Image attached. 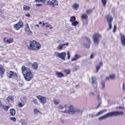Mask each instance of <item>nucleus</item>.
<instances>
[{
    "label": "nucleus",
    "mask_w": 125,
    "mask_h": 125,
    "mask_svg": "<svg viewBox=\"0 0 125 125\" xmlns=\"http://www.w3.org/2000/svg\"><path fill=\"white\" fill-rule=\"evenodd\" d=\"M81 18H82V19L87 20L88 17L87 16V15L84 14L82 15Z\"/></svg>",
    "instance_id": "bb28decb"
},
{
    "label": "nucleus",
    "mask_w": 125,
    "mask_h": 125,
    "mask_svg": "<svg viewBox=\"0 0 125 125\" xmlns=\"http://www.w3.org/2000/svg\"><path fill=\"white\" fill-rule=\"evenodd\" d=\"M78 24H79V22L76 21H72V22H71L72 26H77Z\"/></svg>",
    "instance_id": "72a5a7b5"
},
{
    "label": "nucleus",
    "mask_w": 125,
    "mask_h": 125,
    "mask_svg": "<svg viewBox=\"0 0 125 125\" xmlns=\"http://www.w3.org/2000/svg\"><path fill=\"white\" fill-rule=\"evenodd\" d=\"M49 29H53V27L51 26V25L50 26H49Z\"/></svg>",
    "instance_id": "680f3d73"
},
{
    "label": "nucleus",
    "mask_w": 125,
    "mask_h": 125,
    "mask_svg": "<svg viewBox=\"0 0 125 125\" xmlns=\"http://www.w3.org/2000/svg\"><path fill=\"white\" fill-rule=\"evenodd\" d=\"M117 30V25H114V29H113V32H116V30Z\"/></svg>",
    "instance_id": "49530a36"
},
{
    "label": "nucleus",
    "mask_w": 125,
    "mask_h": 125,
    "mask_svg": "<svg viewBox=\"0 0 125 125\" xmlns=\"http://www.w3.org/2000/svg\"><path fill=\"white\" fill-rule=\"evenodd\" d=\"M91 94L92 95H94V92H91Z\"/></svg>",
    "instance_id": "e2e57ef3"
},
{
    "label": "nucleus",
    "mask_w": 125,
    "mask_h": 125,
    "mask_svg": "<svg viewBox=\"0 0 125 125\" xmlns=\"http://www.w3.org/2000/svg\"><path fill=\"white\" fill-rule=\"evenodd\" d=\"M102 3H103L104 6H106L107 3V0H102Z\"/></svg>",
    "instance_id": "58836bf2"
},
{
    "label": "nucleus",
    "mask_w": 125,
    "mask_h": 125,
    "mask_svg": "<svg viewBox=\"0 0 125 125\" xmlns=\"http://www.w3.org/2000/svg\"><path fill=\"white\" fill-rule=\"evenodd\" d=\"M101 66H103V62H100V64L99 65H97L96 67V73H98V71L100 69V68H101Z\"/></svg>",
    "instance_id": "a211bd4d"
},
{
    "label": "nucleus",
    "mask_w": 125,
    "mask_h": 125,
    "mask_svg": "<svg viewBox=\"0 0 125 125\" xmlns=\"http://www.w3.org/2000/svg\"><path fill=\"white\" fill-rule=\"evenodd\" d=\"M102 37L100 34H99L98 33H94L93 35V39L94 42L96 44H98L99 43V39H101Z\"/></svg>",
    "instance_id": "0eeeda50"
},
{
    "label": "nucleus",
    "mask_w": 125,
    "mask_h": 125,
    "mask_svg": "<svg viewBox=\"0 0 125 125\" xmlns=\"http://www.w3.org/2000/svg\"><path fill=\"white\" fill-rule=\"evenodd\" d=\"M92 85L95 88H96L97 87L98 83L97 81H96V78L95 77H92Z\"/></svg>",
    "instance_id": "4468645a"
},
{
    "label": "nucleus",
    "mask_w": 125,
    "mask_h": 125,
    "mask_svg": "<svg viewBox=\"0 0 125 125\" xmlns=\"http://www.w3.org/2000/svg\"><path fill=\"white\" fill-rule=\"evenodd\" d=\"M18 105V107H20L21 108H22V107H23L24 105H25V104H23V103L21 102H19Z\"/></svg>",
    "instance_id": "c9c22d12"
},
{
    "label": "nucleus",
    "mask_w": 125,
    "mask_h": 125,
    "mask_svg": "<svg viewBox=\"0 0 125 125\" xmlns=\"http://www.w3.org/2000/svg\"><path fill=\"white\" fill-rule=\"evenodd\" d=\"M101 85L102 86V88H105V82H102Z\"/></svg>",
    "instance_id": "37998d69"
},
{
    "label": "nucleus",
    "mask_w": 125,
    "mask_h": 125,
    "mask_svg": "<svg viewBox=\"0 0 125 125\" xmlns=\"http://www.w3.org/2000/svg\"><path fill=\"white\" fill-rule=\"evenodd\" d=\"M23 8L24 11H29V10L31 9V8L29 6H27L26 5H23Z\"/></svg>",
    "instance_id": "a878e982"
},
{
    "label": "nucleus",
    "mask_w": 125,
    "mask_h": 125,
    "mask_svg": "<svg viewBox=\"0 0 125 125\" xmlns=\"http://www.w3.org/2000/svg\"><path fill=\"white\" fill-rule=\"evenodd\" d=\"M107 111V109H104L102 111H100L99 112H98L96 116H99V115H101L103 113H104V112H106Z\"/></svg>",
    "instance_id": "c85d7f7f"
},
{
    "label": "nucleus",
    "mask_w": 125,
    "mask_h": 125,
    "mask_svg": "<svg viewBox=\"0 0 125 125\" xmlns=\"http://www.w3.org/2000/svg\"><path fill=\"white\" fill-rule=\"evenodd\" d=\"M79 58V57H78V55H76L74 58H73L71 59V61H77L78 60V59Z\"/></svg>",
    "instance_id": "473e14b6"
},
{
    "label": "nucleus",
    "mask_w": 125,
    "mask_h": 125,
    "mask_svg": "<svg viewBox=\"0 0 125 125\" xmlns=\"http://www.w3.org/2000/svg\"><path fill=\"white\" fill-rule=\"evenodd\" d=\"M39 24H40V25H42V21H40L39 22Z\"/></svg>",
    "instance_id": "052dcab7"
},
{
    "label": "nucleus",
    "mask_w": 125,
    "mask_h": 125,
    "mask_svg": "<svg viewBox=\"0 0 125 125\" xmlns=\"http://www.w3.org/2000/svg\"><path fill=\"white\" fill-rule=\"evenodd\" d=\"M120 37H121V42L123 45L124 46H125V35L123 34H120Z\"/></svg>",
    "instance_id": "f3484780"
},
{
    "label": "nucleus",
    "mask_w": 125,
    "mask_h": 125,
    "mask_svg": "<svg viewBox=\"0 0 125 125\" xmlns=\"http://www.w3.org/2000/svg\"><path fill=\"white\" fill-rule=\"evenodd\" d=\"M123 89H124V90H125V83H123Z\"/></svg>",
    "instance_id": "6e6d98bb"
},
{
    "label": "nucleus",
    "mask_w": 125,
    "mask_h": 125,
    "mask_svg": "<svg viewBox=\"0 0 125 125\" xmlns=\"http://www.w3.org/2000/svg\"><path fill=\"white\" fill-rule=\"evenodd\" d=\"M115 78H116V76L114 74H111L109 76V79L111 80H114Z\"/></svg>",
    "instance_id": "ea45409f"
},
{
    "label": "nucleus",
    "mask_w": 125,
    "mask_h": 125,
    "mask_svg": "<svg viewBox=\"0 0 125 125\" xmlns=\"http://www.w3.org/2000/svg\"><path fill=\"white\" fill-rule=\"evenodd\" d=\"M86 41L88 45H85L86 48H89L90 46V43H91V42L90 41V39L88 38H86Z\"/></svg>",
    "instance_id": "6ab92c4d"
},
{
    "label": "nucleus",
    "mask_w": 125,
    "mask_h": 125,
    "mask_svg": "<svg viewBox=\"0 0 125 125\" xmlns=\"http://www.w3.org/2000/svg\"><path fill=\"white\" fill-rule=\"evenodd\" d=\"M106 18L107 22H108L109 29H112V21H113V18L110 16V15H107L106 16Z\"/></svg>",
    "instance_id": "9d476101"
},
{
    "label": "nucleus",
    "mask_w": 125,
    "mask_h": 125,
    "mask_svg": "<svg viewBox=\"0 0 125 125\" xmlns=\"http://www.w3.org/2000/svg\"><path fill=\"white\" fill-rule=\"evenodd\" d=\"M0 107L5 112H8V110H9V108H10L9 105H4L2 104H0Z\"/></svg>",
    "instance_id": "dca6fc26"
},
{
    "label": "nucleus",
    "mask_w": 125,
    "mask_h": 125,
    "mask_svg": "<svg viewBox=\"0 0 125 125\" xmlns=\"http://www.w3.org/2000/svg\"><path fill=\"white\" fill-rule=\"evenodd\" d=\"M100 105H101V104L99 103L97 106L96 107V109H97V108H98L100 106Z\"/></svg>",
    "instance_id": "5fc2aeb1"
},
{
    "label": "nucleus",
    "mask_w": 125,
    "mask_h": 125,
    "mask_svg": "<svg viewBox=\"0 0 125 125\" xmlns=\"http://www.w3.org/2000/svg\"><path fill=\"white\" fill-rule=\"evenodd\" d=\"M10 113L11 115H12L13 117H14V116H15V114H16V111H15L14 108H11L10 109Z\"/></svg>",
    "instance_id": "4be33fe9"
},
{
    "label": "nucleus",
    "mask_w": 125,
    "mask_h": 125,
    "mask_svg": "<svg viewBox=\"0 0 125 125\" xmlns=\"http://www.w3.org/2000/svg\"><path fill=\"white\" fill-rule=\"evenodd\" d=\"M47 4L49 5H51L53 7H55V6H58V1L57 0H52V1H48L47 2Z\"/></svg>",
    "instance_id": "9b49d317"
},
{
    "label": "nucleus",
    "mask_w": 125,
    "mask_h": 125,
    "mask_svg": "<svg viewBox=\"0 0 125 125\" xmlns=\"http://www.w3.org/2000/svg\"><path fill=\"white\" fill-rule=\"evenodd\" d=\"M6 100L8 102H10V101H12L13 102V100H14V97L12 96H9L6 98Z\"/></svg>",
    "instance_id": "5701e85b"
},
{
    "label": "nucleus",
    "mask_w": 125,
    "mask_h": 125,
    "mask_svg": "<svg viewBox=\"0 0 125 125\" xmlns=\"http://www.w3.org/2000/svg\"><path fill=\"white\" fill-rule=\"evenodd\" d=\"M56 76L59 78H64V74L62 72L56 73Z\"/></svg>",
    "instance_id": "aec40b11"
},
{
    "label": "nucleus",
    "mask_w": 125,
    "mask_h": 125,
    "mask_svg": "<svg viewBox=\"0 0 125 125\" xmlns=\"http://www.w3.org/2000/svg\"><path fill=\"white\" fill-rule=\"evenodd\" d=\"M13 38H7L6 37H5L3 39L4 42H5L6 43H12L13 42Z\"/></svg>",
    "instance_id": "ddd939ff"
},
{
    "label": "nucleus",
    "mask_w": 125,
    "mask_h": 125,
    "mask_svg": "<svg viewBox=\"0 0 125 125\" xmlns=\"http://www.w3.org/2000/svg\"><path fill=\"white\" fill-rule=\"evenodd\" d=\"M53 101L56 105H59V104L60 103V100L59 99H54Z\"/></svg>",
    "instance_id": "393cba45"
},
{
    "label": "nucleus",
    "mask_w": 125,
    "mask_h": 125,
    "mask_svg": "<svg viewBox=\"0 0 125 125\" xmlns=\"http://www.w3.org/2000/svg\"><path fill=\"white\" fill-rule=\"evenodd\" d=\"M2 9H1V10H0V13H1V12H2Z\"/></svg>",
    "instance_id": "0e129e2a"
},
{
    "label": "nucleus",
    "mask_w": 125,
    "mask_h": 125,
    "mask_svg": "<svg viewBox=\"0 0 125 125\" xmlns=\"http://www.w3.org/2000/svg\"><path fill=\"white\" fill-rule=\"evenodd\" d=\"M25 16H26V17H30V16H31V15L30 14H25Z\"/></svg>",
    "instance_id": "603ef678"
},
{
    "label": "nucleus",
    "mask_w": 125,
    "mask_h": 125,
    "mask_svg": "<svg viewBox=\"0 0 125 125\" xmlns=\"http://www.w3.org/2000/svg\"><path fill=\"white\" fill-rule=\"evenodd\" d=\"M66 54H67V59H68V60H69V59H70V58L71 57V54L70 53V51H67Z\"/></svg>",
    "instance_id": "f704fd0d"
},
{
    "label": "nucleus",
    "mask_w": 125,
    "mask_h": 125,
    "mask_svg": "<svg viewBox=\"0 0 125 125\" xmlns=\"http://www.w3.org/2000/svg\"><path fill=\"white\" fill-rule=\"evenodd\" d=\"M80 57H81V56H79V58H80Z\"/></svg>",
    "instance_id": "69168bd1"
},
{
    "label": "nucleus",
    "mask_w": 125,
    "mask_h": 125,
    "mask_svg": "<svg viewBox=\"0 0 125 125\" xmlns=\"http://www.w3.org/2000/svg\"><path fill=\"white\" fill-rule=\"evenodd\" d=\"M42 4H36V6H42Z\"/></svg>",
    "instance_id": "3c124183"
},
{
    "label": "nucleus",
    "mask_w": 125,
    "mask_h": 125,
    "mask_svg": "<svg viewBox=\"0 0 125 125\" xmlns=\"http://www.w3.org/2000/svg\"><path fill=\"white\" fill-rule=\"evenodd\" d=\"M63 72L66 74V75H70L71 74V70L70 69H65Z\"/></svg>",
    "instance_id": "c756f323"
},
{
    "label": "nucleus",
    "mask_w": 125,
    "mask_h": 125,
    "mask_svg": "<svg viewBox=\"0 0 125 125\" xmlns=\"http://www.w3.org/2000/svg\"><path fill=\"white\" fill-rule=\"evenodd\" d=\"M74 71H78V66H75L74 68Z\"/></svg>",
    "instance_id": "8fccbe9b"
},
{
    "label": "nucleus",
    "mask_w": 125,
    "mask_h": 125,
    "mask_svg": "<svg viewBox=\"0 0 125 125\" xmlns=\"http://www.w3.org/2000/svg\"><path fill=\"white\" fill-rule=\"evenodd\" d=\"M29 64L31 65V67L34 69V70H38L39 65L38 64L37 62H34L33 63L30 62Z\"/></svg>",
    "instance_id": "2eb2a0df"
},
{
    "label": "nucleus",
    "mask_w": 125,
    "mask_h": 125,
    "mask_svg": "<svg viewBox=\"0 0 125 125\" xmlns=\"http://www.w3.org/2000/svg\"><path fill=\"white\" fill-rule=\"evenodd\" d=\"M23 26H24V24L22 20H20L17 23L14 24V28H15V30H19Z\"/></svg>",
    "instance_id": "6e6552de"
},
{
    "label": "nucleus",
    "mask_w": 125,
    "mask_h": 125,
    "mask_svg": "<svg viewBox=\"0 0 125 125\" xmlns=\"http://www.w3.org/2000/svg\"><path fill=\"white\" fill-rule=\"evenodd\" d=\"M36 27H37L38 28H39V27H40V25L39 24H36Z\"/></svg>",
    "instance_id": "bf43d9fd"
},
{
    "label": "nucleus",
    "mask_w": 125,
    "mask_h": 125,
    "mask_svg": "<svg viewBox=\"0 0 125 125\" xmlns=\"http://www.w3.org/2000/svg\"><path fill=\"white\" fill-rule=\"evenodd\" d=\"M118 109H121V110H125V108L124 106H118L117 107Z\"/></svg>",
    "instance_id": "a18cd8bd"
},
{
    "label": "nucleus",
    "mask_w": 125,
    "mask_h": 125,
    "mask_svg": "<svg viewBox=\"0 0 125 125\" xmlns=\"http://www.w3.org/2000/svg\"><path fill=\"white\" fill-rule=\"evenodd\" d=\"M66 52H62L61 53L56 52L54 53L55 56L60 58L61 59H62V60H63V61H65V60H66Z\"/></svg>",
    "instance_id": "423d86ee"
},
{
    "label": "nucleus",
    "mask_w": 125,
    "mask_h": 125,
    "mask_svg": "<svg viewBox=\"0 0 125 125\" xmlns=\"http://www.w3.org/2000/svg\"><path fill=\"white\" fill-rule=\"evenodd\" d=\"M79 7V5L77 3H75L73 5H72V8H74V9H77Z\"/></svg>",
    "instance_id": "4c0bfd02"
},
{
    "label": "nucleus",
    "mask_w": 125,
    "mask_h": 125,
    "mask_svg": "<svg viewBox=\"0 0 125 125\" xmlns=\"http://www.w3.org/2000/svg\"><path fill=\"white\" fill-rule=\"evenodd\" d=\"M64 45H66L68 46L69 45V42H65L64 43L60 44L57 48L58 50H62L63 47H64Z\"/></svg>",
    "instance_id": "f8f14e48"
},
{
    "label": "nucleus",
    "mask_w": 125,
    "mask_h": 125,
    "mask_svg": "<svg viewBox=\"0 0 125 125\" xmlns=\"http://www.w3.org/2000/svg\"><path fill=\"white\" fill-rule=\"evenodd\" d=\"M125 112L123 111H113L111 112H109L104 116L99 117V120L100 121H102V120H105V119H107V118H109V117H113V116L115 117L118 116H123Z\"/></svg>",
    "instance_id": "20e7f679"
},
{
    "label": "nucleus",
    "mask_w": 125,
    "mask_h": 125,
    "mask_svg": "<svg viewBox=\"0 0 125 125\" xmlns=\"http://www.w3.org/2000/svg\"><path fill=\"white\" fill-rule=\"evenodd\" d=\"M21 101L23 104H26L27 103V97H22L21 98Z\"/></svg>",
    "instance_id": "412c9836"
},
{
    "label": "nucleus",
    "mask_w": 125,
    "mask_h": 125,
    "mask_svg": "<svg viewBox=\"0 0 125 125\" xmlns=\"http://www.w3.org/2000/svg\"><path fill=\"white\" fill-rule=\"evenodd\" d=\"M110 80V76L106 77L105 81H109Z\"/></svg>",
    "instance_id": "864d4df0"
},
{
    "label": "nucleus",
    "mask_w": 125,
    "mask_h": 125,
    "mask_svg": "<svg viewBox=\"0 0 125 125\" xmlns=\"http://www.w3.org/2000/svg\"><path fill=\"white\" fill-rule=\"evenodd\" d=\"M42 26H45L46 28H49L51 25L48 24V22H45L42 23Z\"/></svg>",
    "instance_id": "2f4dec72"
},
{
    "label": "nucleus",
    "mask_w": 125,
    "mask_h": 125,
    "mask_svg": "<svg viewBox=\"0 0 125 125\" xmlns=\"http://www.w3.org/2000/svg\"><path fill=\"white\" fill-rule=\"evenodd\" d=\"M94 54L93 53H92V54L91 55V56H90V58L91 59H92L94 58Z\"/></svg>",
    "instance_id": "09e8293b"
},
{
    "label": "nucleus",
    "mask_w": 125,
    "mask_h": 125,
    "mask_svg": "<svg viewBox=\"0 0 125 125\" xmlns=\"http://www.w3.org/2000/svg\"><path fill=\"white\" fill-rule=\"evenodd\" d=\"M97 98L98 100H100V96H99V95H98Z\"/></svg>",
    "instance_id": "4d7b16f0"
},
{
    "label": "nucleus",
    "mask_w": 125,
    "mask_h": 125,
    "mask_svg": "<svg viewBox=\"0 0 125 125\" xmlns=\"http://www.w3.org/2000/svg\"><path fill=\"white\" fill-rule=\"evenodd\" d=\"M75 21H76V17L75 16L71 17L70 19V22L72 23V22H74Z\"/></svg>",
    "instance_id": "7c9ffc66"
},
{
    "label": "nucleus",
    "mask_w": 125,
    "mask_h": 125,
    "mask_svg": "<svg viewBox=\"0 0 125 125\" xmlns=\"http://www.w3.org/2000/svg\"><path fill=\"white\" fill-rule=\"evenodd\" d=\"M4 73H5V69H4L3 67L0 66V75L1 76H3V75H4Z\"/></svg>",
    "instance_id": "b1692460"
},
{
    "label": "nucleus",
    "mask_w": 125,
    "mask_h": 125,
    "mask_svg": "<svg viewBox=\"0 0 125 125\" xmlns=\"http://www.w3.org/2000/svg\"><path fill=\"white\" fill-rule=\"evenodd\" d=\"M37 98L40 100L42 104H45L47 102V100H46V97H43L42 95H38L36 96Z\"/></svg>",
    "instance_id": "1a4fd4ad"
},
{
    "label": "nucleus",
    "mask_w": 125,
    "mask_h": 125,
    "mask_svg": "<svg viewBox=\"0 0 125 125\" xmlns=\"http://www.w3.org/2000/svg\"><path fill=\"white\" fill-rule=\"evenodd\" d=\"M58 109L62 110L61 113L68 115H75L79 112V109L74 107L72 104H65L64 105L60 104L58 106Z\"/></svg>",
    "instance_id": "f257e3e1"
},
{
    "label": "nucleus",
    "mask_w": 125,
    "mask_h": 125,
    "mask_svg": "<svg viewBox=\"0 0 125 125\" xmlns=\"http://www.w3.org/2000/svg\"><path fill=\"white\" fill-rule=\"evenodd\" d=\"M29 50H34L37 51L42 48V45L37 41L33 40L29 42V45L28 46Z\"/></svg>",
    "instance_id": "7ed1b4c3"
},
{
    "label": "nucleus",
    "mask_w": 125,
    "mask_h": 125,
    "mask_svg": "<svg viewBox=\"0 0 125 125\" xmlns=\"http://www.w3.org/2000/svg\"><path fill=\"white\" fill-rule=\"evenodd\" d=\"M21 124L22 125H27V122L26 121H23L21 123Z\"/></svg>",
    "instance_id": "de8ad7c7"
},
{
    "label": "nucleus",
    "mask_w": 125,
    "mask_h": 125,
    "mask_svg": "<svg viewBox=\"0 0 125 125\" xmlns=\"http://www.w3.org/2000/svg\"><path fill=\"white\" fill-rule=\"evenodd\" d=\"M91 12H92V11L90 9H88L86 10V13H87V14H90Z\"/></svg>",
    "instance_id": "c03bdc74"
},
{
    "label": "nucleus",
    "mask_w": 125,
    "mask_h": 125,
    "mask_svg": "<svg viewBox=\"0 0 125 125\" xmlns=\"http://www.w3.org/2000/svg\"><path fill=\"white\" fill-rule=\"evenodd\" d=\"M19 85H20V86H23V84L20 83Z\"/></svg>",
    "instance_id": "13d9d810"
},
{
    "label": "nucleus",
    "mask_w": 125,
    "mask_h": 125,
    "mask_svg": "<svg viewBox=\"0 0 125 125\" xmlns=\"http://www.w3.org/2000/svg\"><path fill=\"white\" fill-rule=\"evenodd\" d=\"M32 102H33V103L35 104V105H38V104H39V103H38V100H37V99L36 98L33 99Z\"/></svg>",
    "instance_id": "e433bc0d"
},
{
    "label": "nucleus",
    "mask_w": 125,
    "mask_h": 125,
    "mask_svg": "<svg viewBox=\"0 0 125 125\" xmlns=\"http://www.w3.org/2000/svg\"><path fill=\"white\" fill-rule=\"evenodd\" d=\"M10 119L11 121H12L13 122H16V118L15 117H10Z\"/></svg>",
    "instance_id": "79ce46f5"
},
{
    "label": "nucleus",
    "mask_w": 125,
    "mask_h": 125,
    "mask_svg": "<svg viewBox=\"0 0 125 125\" xmlns=\"http://www.w3.org/2000/svg\"><path fill=\"white\" fill-rule=\"evenodd\" d=\"M6 76L8 79H18V74L12 70L7 71Z\"/></svg>",
    "instance_id": "39448f33"
},
{
    "label": "nucleus",
    "mask_w": 125,
    "mask_h": 125,
    "mask_svg": "<svg viewBox=\"0 0 125 125\" xmlns=\"http://www.w3.org/2000/svg\"><path fill=\"white\" fill-rule=\"evenodd\" d=\"M35 1L36 2H41L42 1L43 3H45V0H35Z\"/></svg>",
    "instance_id": "a19ab883"
},
{
    "label": "nucleus",
    "mask_w": 125,
    "mask_h": 125,
    "mask_svg": "<svg viewBox=\"0 0 125 125\" xmlns=\"http://www.w3.org/2000/svg\"><path fill=\"white\" fill-rule=\"evenodd\" d=\"M34 113L35 115H38V114H39V113H40L41 114H42V112H41V111H40L37 108L34 109Z\"/></svg>",
    "instance_id": "cd10ccee"
},
{
    "label": "nucleus",
    "mask_w": 125,
    "mask_h": 125,
    "mask_svg": "<svg viewBox=\"0 0 125 125\" xmlns=\"http://www.w3.org/2000/svg\"><path fill=\"white\" fill-rule=\"evenodd\" d=\"M21 73L25 80L28 81V82H30V81L33 79V77L34 76L31 69L28 67H26L24 65L21 66Z\"/></svg>",
    "instance_id": "f03ea898"
}]
</instances>
